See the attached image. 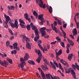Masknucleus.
<instances>
[{
  "instance_id": "423d86ee",
  "label": "nucleus",
  "mask_w": 79,
  "mask_h": 79,
  "mask_svg": "<svg viewBox=\"0 0 79 79\" xmlns=\"http://www.w3.org/2000/svg\"><path fill=\"white\" fill-rule=\"evenodd\" d=\"M22 41L24 43L25 42V41H26L27 43L30 41V39H29V38H28L26 37L25 36H23V38L22 39Z\"/></svg>"
},
{
  "instance_id": "f03ea898",
  "label": "nucleus",
  "mask_w": 79,
  "mask_h": 79,
  "mask_svg": "<svg viewBox=\"0 0 79 79\" xmlns=\"http://www.w3.org/2000/svg\"><path fill=\"white\" fill-rule=\"evenodd\" d=\"M46 30V27H42L40 29V31L41 32L42 36L43 37L46 35V32L45 31Z\"/></svg>"
},
{
  "instance_id": "13d9d810",
  "label": "nucleus",
  "mask_w": 79,
  "mask_h": 79,
  "mask_svg": "<svg viewBox=\"0 0 79 79\" xmlns=\"http://www.w3.org/2000/svg\"><path fill=\"white\" fill-rule=\"evenodd\" d=\"M66 53H69V48H68L66 51Z\"/></svg>"
},
{
  "instance_id": "a211bd4d",
  "label": "nucleus",
  "mask_w": 79,
  "mask_h": 79,
  "mask_svg": "<svg viewBox=\"0 0 79 79\" xmlns=\"http://www.w3.org/2000/svg\"><path fill=\"white\" fill-rule=\"evenodd\" d=\"M41 68H42L44 71H46V70H48V68L47 67V66H45L44 65H41Z\"/></svg>"
},
{
  "instance_id": "e433bc0d",
  "label": "nucleus",
  "mask_w": 79,
  "mask_h": 79,
  "mask_svg": "<svg viewBox=\"0 0 79 79\" xmlns=\"http://www.w3.org/2000/svg\"><path fill=\"white\" fill-rule=\"evenodd\" d=\"M72 66L73 68V69L74 70H76V65H74V64H72Z\"/></svg>"
},
{
  "instance_id": "f704fd0d",
  "label": "nucleus",
  "mask_w": 79,
  "mask_h": 79,
  "mask_svg": "<svg viewBox=\"0 0 79 79\" xmlns=\"http://www.w3.org/2000/svg\"><path fill=\"white\" fill-rule=\"evenodd\" d=\"M52 6H50L49 7V8L48 10V11L50 13H52Z\"/></svg>"
},
{
  "instance_id": "9b49d317",
  "label": "nucleus",
  "mask_w": 79,
  "mask_h": 79,
  "mask_svg": "<svg viewBox=\"0 0 79 79\" xmlns=\"http://www.w3.org/2000/svg\"><path fill=\"white\" fill-rule=\"evenodd\" d=\"M29 58V55L28 53H26L25 56L24 57V60L25 61L28 60V59Z\"/></svg>"
},
{
  "instance_id": "bf43d9fd",
  "label": "nucleus",
  "mask_w": 79,
  "mask_h": 79,
  "mask_svg": "<svg viewBox=\"0 0 79 79\" xmlns=\"http://www.w3.org/2000/svg\"><path fill=\"white\" fill-rule=\"evenodd\" d=\"M67 26V24H64L63 27L64 28H66V26Z\"/></svg>"
},
{
  "instance_id": "c03bdc74",
  "label": "nucleus",
  "mask_w": 79,
  "mask_h": 79,
  "mask_svg": "<svg viewBox=\"0 0 79 79\" xmlns=\"http://www.w3.org/2000/svg\"><path fill=\"white\" fill-rule=\"evenodd\" d=\"M38 45L39 47H40V48L41 50H43V47H42V45H41V44H40L39 43Z\"/></svg>"
},
{
  "instance_id": "864d4df0",
  "label": "nucleus",
  "mask_w": 79,
  "mask_h": 79,
  "mask_svg": "<svg viewBox=\"0 0 79 79\" xmlns=\"http://www.w3.org/2000/svg\"><path fill=\"white\" fill-rule=\"evenodd\" d=\"M51 58H54V55L51 53L49 54Z\"/></svg>"
},
{
  "instance_id": "774afa93",
  "label": "nucleus",
  "mask_w": 79,
  "mask_h": 79,
  "mask_svg": "<svg viewBox=\"0 0 79 79\" xmlns=\"http://www.w3.org/2000/svg\"><path fill=\"white\" fill-rule=\"evenodd\" d=\"M26 19L28 20V21H29V23H31V19L30 18H28V17Z\"/></svg>"
},
{
  "instance_id": "4468645a",
  "label": "nucleus",
  "mask_w": 79,
  "mask_h": 79,
  "mask_svg": "<svg viewBox=\"0 0 79 79\" xmlns=\"http://www.w3.org/2000/svg\"><path fill=\"white\" fill-rule=\"evenodd\" d=\"M31 45H32V44L31 43H27L26 44V47L27 48L30 50V49H31Z\"/></svg>"
},
{
  "instance_id": "9d476101",
  "label": "nucleus",
  "mask_w": 79,
  "mask_h": 79,
  "mask_svg": "<svg viewBox=\"0 0 79 79\" xmlns=\"http://www.w3.org/2000/svg\"><path fill=\"white\" fill-rule=\"evenodd\" d=\"M35 35L36 37H35L34 38V41L35 42H37L38 39H39L40 36L39 35V33H35Z\"/></svg>"
},
{
  "instance_id": "c85d7f7f",
  "label": "nucleus",
  "mask_w": 79,
  "mask_h": 79,
  "mask_svg": "<svg viewBox=\"0 0 79 79\" xmlns=\"http://www.w3.org/2000/svg\"><path fill=\"white\" fill-rule=\"evenodd\" d=\"M41 57H39L36 60L37 62V63H40V60H42V58Z\"/></svg>"
},
{
  "instance_id": "1a4fd4ad",
  "label": "nucleus",
  "mask_w": 79,
  "mask_h": 79,
  "mask_svg": "<svg viewBox=\"0 0 79 79\" xmlns=\"http://www.w3.org/2000/svg\"><path fill=\"white\" fill-rule=\"evenodd\" d=\"M64 69L65 71L66 74H69V73H70V72H71V69L70 68L69 69L67 67H64Z\"/></svg>"
},
{
  "instance_id": "bb28decb",
  "label": "nucleus",
  "mask_w": 79,
  "mask_h": 79,
  "mask_svg": "<svg viewBox=\"0 0 79 79\" xmlns=\"http://www.w3.org/2000/svg\"><path fill=\"white\" fill-rule=\"evenodd\" d=\"M6 60L7 61H8L9 63H10V64H13V61H12V60H11V59L9 58H7Z\"/></svg>"
},
{
  "instance_id": "4be33fe9",
  "label": "nucleus",
  "mask_w": 79,
  "mask_h": 79,
  "mask_svg": "<svg viewBox=\"0 0 79 79\" xmlns=\"http://www.w3.org/2000/svg\"><path fill=\"white\" fill-rule=\"evenodd\" d=\"M62 52H63L62 50L60 49L57 53H56V54L57 56H59V55H61L62 54Z\"/></svg>"
},
{
  "instance_id": "338daca9",
  "label": "nucleus",
  "mask_w": 79,
  "mask_h": 79,
  "mask_svg": "<svg viewBox=\"0 0 79 79\" xmlns=\"http://www.w3.org/2000/svg\"><path fill=\"white\" fill-rule=\"evenodd\" d=\"M31 19L33 20V21H35V19L34 18V17H33L31 15Z\"/></svg>"
},
{
  "instance_id": "c9c22d12",
  "label": "nucleus",
  "mask_w": 79,
  "mask_h": 79,
  "mask_svg": "<svg viewBox=\"0 0 79 79\" xmlns=\"http://www.w3.org/2000/svg\"><path fill=\"white\" fill-rule=\"evenodd\" d=\"M18 66L19 68H20V67L21 68H24V64H23V63H21L20 65L19 64Z\"/></svg>"
},
{
  "instance_id": "69168bd1",
  "label": "nucleus",
  "mask_w": 79,
  "mask_h": 79,
  "mask_svg": "<svg viewBox=\"0 0 79 79\" xmlns=\"http://www.w3.org/2000/svg\"><path fill=\"white\" fill-rule=\"evenodd\" d=\"M53 24H54V25L55 26H55L57 25V23L56 21H54Z\"/></svg>"
},
{
  "instance_id": "ddd939ff",
  "label": "nucleus",
  "mask_w": 79,
  "mask_h": 79,
  "mask_svg": "<svg viewBox=\"0 0 79 79\" xmlns=\"http://www.w3.org/2000/svg\"><path fill=\"white\" fill-rule=\"evenodd\" d=\"M71 72V74L73 76L74 79H77V78H76V73H75V72L74 71V70H72Z\"/></svg>"
},
{
  "instance_id": "a19ab883",
  "label": "nucleus",
  "mask_w": 79,
  "mask_h": 79,
  "mask_svg": "<svg viewBox=\"0 0 79 79\" xmlns=\"http://www.w3.org/2000/svg\"><path fill=\"white\" fill-rule=\"evenodd\" d=\"M75 65H76V68L77 69V70H79V66L78 65H77V64L76 63H75Z\"/></svg>"
},
{
  "instance_id": "4c0bfd02",
  "label": "nucleus",
  "mask_w": 79,
  "mask_h": 79,
  "mask_svg": "<svg viewBox=\"0 0 79 79\" xmlns=\"http://www.w3.org/2000/svg\"><path fill=\"white\" fill-rule=\"evenodd\" d=\"M20 61H21V62H22V63H23V64L25 63V60H24V59H23V58H20Z\"/></svg>"
},
{
  "instance_id": "052dcab7",
  "label": "nucleus",
  "mask_w": 79,
  "mask_h": 79,
  "mask_svg": "<svg viewBox=\"0 0 79 79\" xmlns=\"http://www.w3.org/2000/svg\"><path fill=\"white\" fill-rule=\"evenodd\" d=\"M43 61H44V62H45V63L46 64H47V63H48V62H47V60H46V59H44L43 60Z\"/></svg>"
},
{
  "instance_id": "b1692460",
  "label": "nucleus",
  "mask_w": 79,
  "mask_h": 79,
  "mask_svg": "<svg viewBox=\"0 0 79 79\" xmlns=\"http://www.w3.org/2000/svg\"><path fill=\"white\" fill-rule=\"evenodd\" d=\"M15 24L16 27V29H17V28L18 27V20H17V19H15Z\"/></svg>"
},
{
  "instance_id": "39448f33",
  "label": "nucleus",
  "mask_w": 79,
  "mask_h": 79,
  "mask_svg": "<svg viewBox=\"0 0 79 79\" xmlns=\"http://www.w3.org/2000/svg\"><path fill=\"white\" fill-rule=\"evenodd\" d=\"M0 64L2 66L6 67V65H8V63L6 62V61L4 60V61H3L1 60L0 61Z\"/></svg>"
},
{
  "instance_id": "680f3d73",
  "label": "nucleus",
  "mask_w": 79,
  "mask_h": 79,
  "mask_svg": "<svg viewBox=\"0 0 79 79\" xmlns=\"http://www.w3.org/2000/svg\"><path fill=\"white\" fill-rule=\"evenodd\" d=\"M56 40H61L60 39V38H59V37L58 36H57L56 37Z\"/></svg>"
},
{
  "instance_id": "f3484780",
  "label": "nucleus",
  "mask_w": 79,
  "mask_h": 79,
  "mask_svg": "<svg viewBox=\"0 0 79 79\" xmlns=\"http://www.w3.org/2000/svg\"><path fill=\"white\" fill-rule=\"evenodd\" d=\"M8 21L7 20H6V23H3V26L5 28H8Z\"/></svg>"
},
{
  "instance_id": "09e8293b",
  "label": "nucleus",
  "mask_w": 79,
  "mask_h": 79,
  "mask_svg": "<svg viewBox=\"0 0 79 79\" xmlns=\"http://www.w3.org/2000/svg\"><path fill=\"white\" fill-rule=\"evenodd\" d=\"M24 17L25 19H27L28 18V15L27 14H24Z\"/></svg>"
},
{
  "instance_id": "e2e57ef3",
  "label": "nucleus",
  "mask_w": 79,
  "mask_h": 79,
  "mask_svg": "<svg viewBox=\"0 0 79 79\" xmlns=\"http://www.w3.org/2000/svg\"><path fill=\"white\" fill-rule=\"evenodd\" d=\"M60 69H61L62 71V72H63V73L64 72V69H63V68L61 67V68H60Z\"/></svg>"
},
{
  "instance_id": "603ef678",
  "label": "nucleus",
  "mask_w": 79,
  "mask_h": 79,
  "mask_svg": "<svg viewBox=\"0 0 79 79\" xmlns=\"http://www.w3.org/2000/svg\"><path fill=\"white\" fill-rule=\"evenodd\" d=\"M60 44L62 47H65V46H64V42H61Z\"/></svg>"
},
{
  "instance_id": "6e6d98bb",
  "label": "nucleus",
  "mask_w": 79,
  "mask_h": 79,
  "mask_svg": "<svg viewBox=\"0 0 79 79\" xmlns=\"http://www.w3.org/2000/svg\"><path fill=\"white\" fill-rule=\"evenodd\" d=\"M15 49L16 50H18V51H19L20 50V48H19V47H18V46L15 48Z\"/></svg>"
},
{
  "instance_id": "5fc2aeb1",
  "label": "nucleus",
  "mask_w": 79,
  "mask_h": 79,
  "mask_svg": "<svg viewBox=\"0 0 79 79\" xmlns=\"http://www.w3.org/2000/svg\"><path fill=\"white\" fill-rule=\"evenodd\" d=\"M56 41H55L54 42H51V45H55V44H56Z\"/></svg>"
},
{
  "instance_id": "0e129e2a",
  "label": "nucleus",
  "mask_w": 79,
  "mask_h": 79,
  "mask_svg": "<svg viewBox=\"0 0 79 79\" xmlns=\"http://www.w3.org/2000/svg\"><path fill=\"white\" fill-rule=\"evenodd\" d=\"M69 36L71 37V38H72V39H74V36L73 35H70Z\"/></svg>"
},
{
  "instance_id": "79ce46f5",
  "label": "nucleus",
  "mask_w": 79,
  "mask_h": 79,
  "mask_svg": "<svg viewBox=\"0 0 79 79\" xmlns=\"http://www.w3.org/2000/svg\"><path fill=\"white\" fill-rule=\"evenodd\" d=\"M53 61L54 64H55L56 67H58V63H56V61L55 60H53Z\"/></svg>"
},
{
  "instance_id": "7ed1b4c3",
  "label": "nucleus",
  "mask_w": 79,
  "mask_h": 79,
  "mask_svg": "<svg viewBox=\"0 0 79 79\" xmlns=\"http://www.w3.org/2000/svg\"><path fill=\"white\" fill-rule=\"evenodd\" d=\"M30 26L32 29L34 31L35 34H36L37 33H39V31H38L37 28L34 25V24H33L32 23H31Z\"/></svg>"
},
{
  "instance_id": "aec40b11",
  "label": "nucleus",
  "mask_w": 79,
  "mask_h": 79,
  "mask_svg": "<svg viewBox=\"0 0 79 79\" xmlns=\"http://www.w3.org/2000/svg\"><path fill=\"white\" fill-rule=\"evenodd\" d=\"M7 8H8L9 10H15V7L13 6H8Z\"/></svg>"
},
{
  "instance_id": "8fccbe9b",
  "label": "nucleus",
  "mask_w": 79,
  "mask_h": 79,
  "mask_svg": "<svg viewBox=\"0 0 79 79\" xmlns=\"http://www.w3.org/2000/svg\"><path fill=\"white\" fill-rule=\"evenodd\" d=\"M20 26H21V27L22 28H24L25 27H26V26H25V25L21 23H20Z\"/></svg>"
},
{
  "instance_id": "dca6fc26",
  "label": "nucleus",
  "mask_w": 79,
  "mask_h": 79,
  "mask_svg": "<svg viewBox=\"0 0 79 79\" xmlns=\"http://www.w3.org/2000/svg\"><path fill=\"white\" fill-rule=\"evenodd\" d=\"M79 13H77L74 17V20L75 21V22H77V20H76V18H77L78 19H79Z\"/></svg>"
},
{
  "instance_id": "ea45409f",
  "label": "nucleus",
  "mask_w": 79,
  "mask_h": 79,
  "mask_svg": "<svg viewBox=\"0 0 79 79\" xmlns=\"http://www.w3.org/2000/svg\"><path fill=\"white\" fill-rule=\"evenodd\" d=\"M27 30L28 31L31 30V26L29 25H27Z\"/></svg>"
},
{
  "instance_id": "c756f323",
  "label": "nucleus",
  "mask_w": 79,
  "mask_h": 79,
  "mask_svg": "<svg viewBox=\"0 0 79 79\" xmlns=\"http://www.w3.org/2000/svg\"><path fill=\"white\" fill-rule=\"evenodd\" d=\"M28 63H29L30 64H33V65H34L35 64V63L32 60H28Z\"/></svg>"
},
{
  "instance_id": "412c9836",
  "label": "nucleus",
  "mask_w": 79,
  "mask_h": 79,
  "mask_svg": "<svg viewBox=\"0 0 79 79\" xmlns=\"http://www.w3.org/2000/svg\"><path fill=\"white\" fill-rule=\"evenodd\" d=\"M67 39L69 43H70V45H72V46H73V45H74V42H73L72 40H70L69 38H67Z\"/></svg>"
},
{
  "instance_id": "20e7f679",
  "label": "nucleus",
  "mask_w": 79,
  "mask_h": 79,
  "mask_svg": "<svg viewBox=\"0 0 79 79\" xmlns=\"http://www.w3.org/2000/svg\"><path fill=\"white\" fill-rule=\"evenodd\" d=\"M43 16H44V15H39L38 16V19L41 21V22L39 23L41 25H43L44 24L43 21H44V18H43Z\"/></svg>"
},
{
  "instance_id": "6e6552de",
  "label": "nucleus",
  "mask_w": 79,
  "mask_h": 79,
  "mask_svg": "<svg viewBox=\"0 0 79 79\" xmlns=\"http://www.w3.org/2000/svg\"><path fill=\"white\" fill-rule=\"evenodd\" d=\"M60 62L64 66H66L67 67H69V64H68L67 62L65 61L63 59L60 60Z\"/></svg>"
},
{
  "instance_id": "4d7b16f0",
  "label": "nucleus",
  "mask_w": 79,
  "mask_h": 79,
  "mask_svg": "<svg viewBox=\"0 0 79 79\" xmlns=\"http://www.w3.org/2000/svg\"><path fill=\"white\" fill-rule=\"evenodd\" d=\"M57 22L60 25H61V24H62V23H61V21L59 20H58L57 21Z\"/></svg>"
},
{
  "instance_id": "de8ad7c7",
  "label": "nucleus",
  "mask_w": 79,
  "mask_h": 79,
  "mask_svg": "<svg viewBox=\"0 0 79 79\" xmlns=\"http://www.w3.org/2000/svg\"><path fill=\"white\" fill-rule=\"evenodd\" d=\"M8 30L10 34H11V35H13V32H12V31L9 29H8Z\"/></svg>"
},
{
  "instance_id": "393cba45",
  "label": "nucleus",
  "mask_w": 79,
  "mask_h": 79,
  "mask_svg": "<svg viewBox=\"0 0 79 79\" xmlns=\"http://www.w3.org/2000/svg\"><path fill=\"white\" fill-rule=\"evenodd\" d=\"M0 55L2 56V58H4V57H6L7 56V55L6 53H4L3 54L1 53H0Z\"/></svg>"
},
{
  "instance_id": "37998d69",
  "label": "nucleus",
  "mask_w": 79,
  "mask_h": 79,
  "mask_svg": "<svg viewBox=\"0 0 79 79\" xmlns=\"http://www.w3.org/2000/svg\"><path fill=\"white\" fill-rule=\"evenodd\" d=\"M6 45L7 47H8L10 46V42L8 41H7L6 42Z\"/></svg>"
},
{
  "instance_id": "72a5a7b5",
  "label": "nucleus",
  "mask_w": 79,
  "mask_h": 79,
  "mask_svg": "<svg viewBox=\"0 0 79 79\" xmlns=\"http://www.w3.org/2000/svg\"><path fill=\"white\" fill-rule=\"evenodd\" d=\"M13 48L15 49V48H16L18 47V43H15L13 44Z\"/></svg>"
},
{
  "instance_id": "a18cd8bd",
  "label": "nucleus",
  "mask_w": 79,
  "mask_h": 79,
  "mask_svg": "<svg viewBox=\"0 0 79 79\" xmlns=\"http://www.w3.org/2000/svg\"><path fill=\"white\" fill-rule=\"evenodd\" d=\"M62 32L64 35V38H66V33H65V32L64 31H62Z\"/></svg>"
},
{
  "instance_id": "2eb2a0df",
  "label": "nucleus",
  "mask_w": 79,
  "mask_h": 79,
  "mask_svg": "<svg viewBox=\"0 0 79 79\" xmlns=\"http://www.w3.org/2000/svg\"><path fill=\"white\" fill-rule=\"evenodd\" d=\"M53 24H51V26L52 27V29L54 31H55V32L56 33H58V30L56 29V26H53Z\"/></svg>"
},
{
  "instance_id": "7c9ffc66",
  "label": "nucleus",
  "mask_w": 79,
  "mask_h": 79,
  "mask_svg": "<svg viewBox=\"0 0 79 79\" xmlns=\"http://www.w3.org/2000/svg\"><path fill=\"white\" fill-rule=\"evenodd\" d=\"M46 78L47 79H50V77L51 78V76L52 75H50V74H46Z\"/></svg>"
},
{
  "instance_id": "473e14b6",
  "label": "nucleus",
  "mask_w": 79,
  "mask_h": 79,
  "mask_svg": "<svg viewBox=\"0 0 79 79\" xmlns=\"http://www.w3.org/2000/svg\"><path fill=\"white\" fill-rule=\"evenodd\" d=\"M33 15H34V16H36V17H37V16H38V15H39V14H38V13L36 12L35 10H34L33 11Z\"/></svg>"
},
{
  "instance_id": "f8f14e48",
  "label": "nucleus",
  "mask_w": 79,
  "mask_h": 79,
  "mask_svg": "<svg viewBox=\"0 0 79 79\" xmlns=\"http://www.w3.org/2000/svg\"><path fill=\"white\" fill-rule=\"evenodd\" d=\"M35 52L37 54H38L39 55V56H40L41 57H42V54L41 53V52H40V51L39 50H35Z\"/></svg>"
},
{
  "instance_id": "2f4dec72",
  "label": "nucleus",
  "mask_w": 79,
  "mask_h": 79,
  "mask_svg": "<svg viewBox=\"0 0 79 79\" xmlns=\"http://www.w3.org/2000/svg\"><path fill=\"white\" fill-rule=\"evenodd\" d=\"M50 64L52 67V68H53L55 70H56V67L55 66V65L54 64H53V63L52 62H50Z\"/></svg>"
},
{
  "instance_id": "a878e982",
  "label": "nucleus",
  "mask_w": 79,
  "mask_h": 79,
  "mask_svg": "<svg viewBox=\"0 0 79 79\" xmlns=\"http://www.w3.org/2000/svg\"><path fill=\"white\" fill-rule=\"evenodd\" d=\"M4 17L5 18H6V20H7V21H10V20H11V19H10V17L7 15H4Z\"/></svg>"
},
{
  "instance_id": "f257e3e1",
  "label": "nucleus",
  "mask_w": 79,
  "mask_h": 79,
  "mask_svg": "<svg viewBox=\"0 0 79 79\" xmlns=\"http://www.w3.org/2000/svg\"><path fill=\"white\" fill-rule=\"evenodd\" d=\"M36 2L37 4H39V5L40 8H42L43 9L46 8V5L45 4H44V2L42 0H36Z\"/></svg>"
},
{
  "instance_id": "3c124183",
  "label": "nucleus",
  "mask_w": 79,
  "mask_h": 79,
  "mask_svg": "<svg viewBox=\"0 0 79 79\" xmlns=\"http://www.w3.org/2000/svg\"><path fill=\"white\" fill-rule=\"evenodd\" d=\"M19 22L21 23H22V24H25V23L24 22L23 20H22L21 19H19Z\"/></svg>"
},
{
  "instance_id": "cd10ccee",
  "label": "nucleus",
  "mask_w": 79,
  "mask_h": 79,
  "mask_svg": "<svg viewBox=\"0 0 79 79\" xmlns=\"http://www.w3.org/2000/svg\"><path fill=\"white\" fill-rule=\"evenodd\" d=\"M9 23L10 24L11 26L13 27H15V28H16V25L14 24L13 23H12V22H9Z\"/></svg>"
},
{
  "instance_id": "49530a36",
  "label": "nucleus",
  "mask_w": 79,
  "mask_h": 79,
  "mask_svg": "<svg viewBox=\"0 0 79 79\" xmlns=\"http://www.w3.org/2000/svg\"><path fill=\"white\" fill-rule=\"evenodd\" d=\"M36 74L37 77H38V78H39L40 79L41 78V77H40V75H39V73H36Z\"/></svg>"
},
{
  "instance_id": "0eeeda50",
  "label": "nucleus",
  "mask_w": 79,
  "mask_h": 79,
  "mask_svg": "<svg viewBox=\"0 0 79 79\" xmlns=\"http://www.w3.org/2000/svg\"><path fill=\"white\" fill-rule=\"evenodd\" d=\"M38 69L39 70V71H40L41 72V76L42 77V78L43 79H46V78H45V74H44V72L40 68H38Z\"/></svg>"
},
{
  "instance_id": "6ab92c4d",
  "label": "nucleus",
  "mask_w": 79,
  "mask_h": 79,
  "mask_svg": "<svg viewBox=\"0 0 79 79\" xmlns=\"http://www.w3.org/2000/svg\"><path fill=\"white\" fill-rule=\"evenodd\" d=\"M73 36H74V35H76L77 34V30H76V28L73 30Z\"/></svg>"
},
{
  "instance_id": "58836bf2",
  "label": "nucleus",
  "mask_w": 79,
  "mask_h": 79,
  "mask_svg": "<svg viewBox=\"0 0 79 79\" xmlns=\"http://www.w3.org/2000/svg\"><path fill=\"white\" fill-rule=\"evenodd\" d=\"M17 52V51L16 50H14V51H12L11 52L12 55L13 54H16V53Z\"/></svg>"
},
{
  "instance_id": "5701e85b",
  "label": "nucleus",
  "mask_w": 79,
  "mask_h": 79,
  "mask_svg": "<svg viewBox=\"0 0 79 79\" xmlns=\"http://www.w3.org/2000/svg\"><path fill=\"white\" fill-rule=\"evenodd\" d=\"M73 56V54H71L69 55L68 57V59L69 61H71V59L72 58Z\"/></svg>"
}]
</instances>
